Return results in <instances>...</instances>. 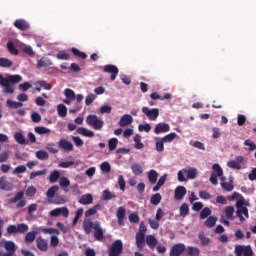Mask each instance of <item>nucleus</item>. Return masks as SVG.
<instances>
[{
  "label": "nucleus",
  "mask_w": 256,
  "mask_h": 256,
  "mask_svg": "<svg viewBox=\"0 0 256 256\" xmlns=\"http://www.w3.org/2000/svg\"><path fill=\"white\" fill-rule=\"evenodd\" d=\"M27 171V166L25 165H19L17 166L13 171V175H21V173H25Z\"/></svg>",
  "instance_id": "59"
},
{
  "label": "nucleus",
  "mask_w": 256,
  "mask_h": 256,
  "mask_svg": "<svg viewBox=\"0 0 256 256\" xmlns=\"http://www.w3.org/2000/svg\"><path fill=\"white\" fill-rule=\"evenodd\" d=\"M58 147L62 149V151H67L68 153L73 151V143L66 139H60L58 142Z\"/></svg>",
  "instance_id": "22"
},
{
  "label": "nucleus",
  "mask_w": 256,
  "mask_h": 256,
  "mask_svg": "<svg viewBox=\"0 0 256 256\" xmlns=\"http://www.w3.org/2000/svg\"><path fill=\"white\" fill-rule=\"evenodd\" d=\"M47 174V169H42V170H37L34 172L30 173V180L33 181L35 177H41V175H46Z\"/></svg>",
  "instance_id": "53"
},
{
  "label": "nucleus",
  "mask_w": 256,
  "mask_h": 256,
  "mask_svg": "<svg viewBox=\"0 0 256 256\" xmlns=\"http://www.w3.org/2000/svg\"><path fill=\"white\" fill-rule=\"evenodd\" d=\"M102 201H111V199H117V195L109 190H104L101 196Z\"/></svg>",
  "instance_id": "27"
},
{
  "label": "nucleus",
  "mask_w": 256,
  "mask_h": 256,
  "mask_svg": "<svg viewBox=\"0 0 256 256\" xmlns=\"http://www.w3.org/2000/svg\"><path fill=\"white\" fill-rule=\"evenodd\" d=\"M71 52L73 53V55H75V57H78L79 59H87V54L85 52L80 51L77 48H72Z\"/></svg>",
  "instance_id": "51"
},
{
  "label": "nucleus",
  "mask_w": 256,
  "mask_h": 256,
  "mask_svg": "<svg viewBox=\"0 0 256 256\" xmlns=\"http://www.w3.org/2000/svg\"><path fill=\"white\" fill-rule=\"evenodd\" d=\"M171 126L165 122L158 123L154 128L155 135H161V133H169Z\"/></svg>",
  "instance_id": "14"
},
{
  "label": "nucleus",
  "mask_w": 256,
  "mask_h": 256,
  "mask_svg": "<svg viewBox=\"0 0 256 256\" xmlns=\"http://www.w3.org/2000/svg\"><path fill=\"white\" fill-rule=\"evenodd\" d=\"M77 133L79 135H83V137H95V132L91 130H87V128H83V127L78 128Z\"/></svg>",
  "instance_id": "30"
},
{
  "label": "nucleus",
  "mask_w": 256,
  "mask_h": 256,
  "mask_svg": "<svg viewBox=\"0 0 256 256\" xmlns=\"http://www.w3.org/2000/svg\"><path fill=\"white\" fill-rule=\"evenodd\" d=\"M220 185L224 191H233L235 189V186L233 185V178H230L229 181L227 182V178L221 177L220 178Z\"/></svg>",
  "instance_id": "15"
},
{
  "label": "nucleus",
  "mask_w": 256,
  "mask_h": 256,
  "mask_svg": "<svg viewBox=\"0 0 256 256\" xmlns=\"http://www.w3.org/2000/svg\"><path fill=\"white\" fill-rule=\"evenodd\" d=\"M177 175H178V181L180 183L187 181V178L185 177V175H187V168L179 170Z\"/></svg>",
  "instance_id": "57"
},
{
  "label": "nucleus",
  "mask_w": 256,
  "mask_h": 256,
  "mask_svg": "<svg viewBox=\"0 0 256 256\" xmlns=\"http://www.w3.org/2000/svg\"><path fill=\"white\" fill-rule=\"evenodd\" d=\"M175 137H177V133L175 132H171L170 134H167L166 136L160 138L163 143H172L173 139H175Z\"/></svg>",
  "instance_id": "50"
},
{
  "label": "nucleus",
  "mask_w": 256,
  "mask_h": 256,
  "mask_svg": "<svg viewBox=\"0 0 256 256\" xmlns=\"http://www.w3.org/2000/svg\"><path fill=\"white\" fill-rule=\"evenodd\" d=\"M216 223H217V217L209 216L204 222V225L205 227H208V229H211L215 227Z\"/></svg>",
  "instance_id": "33"
},
{
  "label": "nucleus",
  "mask_w": 256,
  "mask_h": 256,
  "mask_svg": "<svg viewBox=\"0 0 256 256\" xmlns=\"http://www.w3.org/2000/svg\"><path fill=\"white\" fill-rule=\"evenodd\" d=\"M36 194H37V188H35V186H29L26 189V192H25L26 197H35Z\"/></svg>",
  "instance_id": "61"
},
{
  "label": "nucleus",
  "mask_w": 256,
  "mask_h": 256,
  "mask_svg": "<svg viewBox=\"0 0 256 256\" xmlns=\"http://www.w3.org/2000/svg\"><path fill=\"white\" fill-rule=\"evenodd\" d=\"M57 112L59 117H67V106L65 104H59L57 106Z\"/></svg>",
  "instance_id": "47"
},
{
  "label": "nucleus",
  "mask_w": 256,
  "mask_h": 256,
  "mask_svg": "<svg viewBox=\"0 0 256 256\" xmlns=\"http://www.w3.org/2000/svg\"><path fill=\"white\" fill-rule=\"evenodd\" d=\"M185 195H187V188L185 186H178L174 191V199L176 201H181Z\"/></svg>",
  "instance_id": "21"
},
{
  "label": "nucleus",
  "mask_w": 256,
  "mask_h": 256,
  "mask_svg": "<svg viewBox=\"0 0 256 256\" xmlns=\"http://www.w3.org/2000/svg\"><path fill=\"white\" fill-rule=\"evenodd\" d=\"M100 209H101V205L100 204H96L94 207L89 208L85 212V217H91L92 215H95V213H97Z\"/></svg>",
  "instance_id": "40"
},
{
  "label": "nucleus",
  "mask_w": 256,
  "mask_h": 256,
  "mask_svg": "<svg viewBox=\"0 0 256 256\" xmlns=\"http://www.w3.org/2000/svg\"><path fill=\"white\" fill-rule=\"evenodd\" d=\"M212 169V175H216V177H223V168H221V165L213 164Z\"/></svg>",
  "instance_id": "39"
},
{
  "label": "nucleus",
  "mask_w": 256,
  "mask_h": 256,
  "mask_svg": "<svg viewBox=\"0 0 256 256\" xmlns=\"http://www.w3.org/2000/svg\"><path fill=\"white\" fill-rule=\"evenodd\" d=\"M142 113L146 115L149 121H157V117H159V110L157 108L149 109V107H142Z\"/></svg>",
  "instance_id": "11"
},
{
  "label": "nucleus",
  "mask_w": 256,
  "mask_h": 256,
  "mask_svg": "<svg viewBox=\"0 0 256 256\" xmlns=\"http://www.w3.org/2000/svg\"><path fill=\"white\" fill-rule=\"evenodd\" d=\"M187 215H189V205H187V203H184L180 206V216L187 217Z\"/></svg>",
  "instance_id": "58"
},
{
  "label": "nucleus",
  "mask_w": 256,
  "mask_h": 256,
  "mask_svg": "<svg viewBox=\"0 0 256 256\" xmlns=\"http://www.w3.org/2000/svg\"><path fill=\"white\" fill-rule=\"evenodd\" d=\"M17 251V244L11 240L0 241V256H13Z\"/></svg>",
  "instance_id": "3"
},
{
  "label": "nucleus",
  "mask_w": 256,
  "mask_h": 256,
  "mask_svg": "<svg viewBox=\"0 0 256 256\" xmlns=\"http://www.w3.org/2000/svg\"><path fill=\"white\" fill-rule=\"evenodd\" d=\"M244 158L243 156H236L235 160H230L227 163V167L230 169H241V163H243Z\"/></svg>",
  "instance_id": "18"
},
{
  "label": "nucleus",
  "mask_w": 256,
  "mask_h": 256,
  "mask_svg": "<svg viewBox=\"0 0 256 256\" xmlns=\"http://www.w3.org/2000/svg\"><path fill=\"white\" fill-rule=\"evenodd\" d=\"M60 177H61V172H59V170H54L49 175V181L50 183H57Z\"/></svg>",
  "instance_id": "34"
},
{
  "label": "nucleus",
  "mask_w": 256,
  "mask_h": 256,
  "mask_svg": "<svg viewBox=\"0 0 256 256\" xmlns=\"http://www.w3.org/2000/svg\"><path fill=\"white\" fill-rule=\"evenodd\" d=\"M33 85L30 84V82H24L22 84H19L18 89L19 91H22L23 93L29 91Z\"/></svg>",
  "instance_id": "63"
},
{
  "label": "nucleus",
  "mask_w": 256,
  "mask_h": 256,
  "mask_svg": "<svg viewBox=\"0 0 256 256\" xmlns=\"http://www.w3.org/2000/svg\"><path fill=\"white\" fill-rule=\"evenodd\" d=\"M234 253L236 256H253L255 253L253 252V248L251 245L243 246V245H236Z\"/></svg>",
  "instance_id": "8"
},
{
  "label": "nucleus",
  "mask_w": 256,
  "mask_h": 256,
  "mask_svg": "<svg viewBox=\"0 0 256 256\" xmlns=\"http://www.w3.org/2000/svg\"><path fill=\"white\" fill-rule=\"evenodd\" d=\"M117 145H119V140L117 138H111L108 141L109 151H115V149H117Z\"/></svg>",
  "instance_id": "52"
},
{
  "label": "nucleus",
  "mask_w": 256,
  "mask_h": 256,
  "mask_svg": "<svg viewBox=\"0 0 256 256\" xmlns=\"http://www.w3.org/2000/svg\"><path fill=\"white\" fill-rule=\"evenodd\" d=\"M162 196L159 193L152 195L150 198L151 205H159L161 203Z\"/></svg>",
  "instance_id": "56"
},
{
  "label": "nucleus",
  "mask_w": 256,
  "mask_h": 256,
  "mask_svg": "<svg viewBox=\"0 0 256 256\" xmlns=\"http://www.w3.org/2000/svg\"><path fill=\"white\" fill-rule=\"evenodd\" d=\"M136 246L138 249H143V247H145V235L136 234Z\"/></svg>",
  "instance_id": "32"
},
{
  "label": "nucleus",
  "mask_w": 256,
  "mask_h": 256,
  "mask_svg": "<svg viewBox=\"0 0 256 256\" xmlns=\"http://www.w3.org/2000/svg\"><path fill=\"white\" fill-rule=\"evenodd\" d=\"M64 95L66 97L64 100L66 105H71V103H73V101L76 99L75 91H73L71 88H66L64 90Z\"/></svg>",
  "instance_id": "16"
},
{
  "label": "nucleus",
  "mask_w": 256,
  "mask_h": 256,
  "mask_svg": "<svg viewBox=\"0 0 256 256\" xmlns=\"http://www.w3.org/2000/svg\"><path fill=\"white\" fill-rule=\"evenodd\" d=\"M133 123V117L129 114H125L120 118L119 125L121 127H127Z\"/></svg>",
  "instance_id": "25"
},
{
  "label": "nucleus",
  "mask_w": 256,
  "mask_h": 256,
  "mask_svg": "<svg viewBox=\"0 0 256 256\" xmlns=\"http://www.w3.org/2000/svg\"><path fill=\"white\" fill-rule=\"evenodd\" d=\"M23 81V77L19 74L15 75H8L6 77H3L0 74V86L3 87V93L5 95H13L15 93L14 85H17V83H21Z\"/></svg>",
  "instance_id": "1"
},
{
  "label": "nucleus",
  "mask_w": 256,
  "mask_h": 256,
  "mask_svg": "<svg viewBox=\"0 0 256 256\" xmlns=\"http://www.w3.org/2000/svg\"><path fill=\"white\" fill-rule=\"evenodd\" d=\"M17 100L20 102L7 100L6 101L7 107H9V109H19L20 107H23V103H25V101H29V96L25 93H20L17 95Z\"/></svg>",
  "instance_id": "7"
},
{
  "label": "nucleus",
  "mask_w": 256,
  "mask_h": 256,
  "mask_svg": "<svg viewBox=\"0 0 256 256\" xmlns=\"http://www.w3.org/2000/svg\"><path fill=\"white\" fill-rule=\"evenodd\" d=\"M82 227L86 235H91V231L93 229L96 241H103L105 233L103 232V228L99 221L93 222L91 219H84Z\"/></svg>",
  "instance_id": "2"
},
{
  "label": "nucleus",
  "mask_w": 256,
  "mask_h": 256,
  "mask_svg": "<svg viewBox=\"0 0 256 256\" xmlns=\"http://www.w3.org/2000/svg\"><path fill=\"white\" fill-rule=\"evenodd\" d=\"M34 131H35V133H38V135H47V134L51 133V130L44 126H36L34 128Z\"/></svg>",
  "instance_id": "42"
},
{
  "label": "nucleus",
  "mask_w": 256,
  "mask_h": 256,
  "mask_svg": "<svg viewBox=\"0 0 256 256\" xmlns=\"http://www.w3.org/2000/svg\"><path fill=\"white\" fill-rule=\"evenodd\" d=\"M186 246L183 243L174 244L170 249V256H181L185 253Z\"/></svg>",
  "instance_id": "13"
},
{
  "label": "nucleus",
  "mask_w": 256,
  "mask_h": 256,
  "mask_svg": "<svg viewBox=\"0 0 256 256\" xmlns=\"http://www.w3.org/2000/svg\"><path fill=\"white\" fill-rule=\"evenodd\" d=\"M131 169L134 175H143V167H141V165L133 164Z\"/></svg>",
  "instance_id": "60"
},
{
  "label": "nucleus",
  "mask_w": 256,
  "mask_h": 256,
  "mask_svg": "<svg viewBox=\"0 0 256 256\" xmlns=\"http://www.w3.org/2000/svg\"><path fill=\"white\" fill-rule=\"evenodd\" d=\"M7 49L11 55H19V50L15 47L13 41H9L7 43Z\"/></svg>",
  "instance_id": "48"
},
{
  "label": "nucleus",
  "mask_w": 256,
  "mask_h": 256,
  "mask_svg": "<svg viewBox=\"0 0 256 256\" xmlns=\"http://www.w3.org/2000/svg\"><path fill=\"white\" fill-rule=\"evenodd\" d=\"M35 239H37V232L36 231H30L28 233H26L24 241L25 243H33V241H35Z\"/></svg>",
  "instance_id": "31"
},
{
  "label": "nucleus",
  "mask_w": 256,
  "mask_h": 256,
  "mask_svg": "<svg viewBox=\"0 0 256 256\" xmlns=\"http://www.w3.org/2000/svg\"><path fill=\"white\" fill-rule=\"evenodd\" d=\"M14 27H16V29H19V31H27L28 29H30L31 25L24 19H17L14 22Z\"/></svg>",
  "instance_id": "20"
},
{
  "label": "nucleus",
  "mask_w": 256,
  "mask_h": 256,
  "mask_svg": "<svg viewBox=\"0 0 256 256\" xmlns=\"http://www.w3.org/2000/svg\"><path fill=\"white\" fill-rule=\"evenodd\" d=\"M248 205L249 202H245V199L243 198L236 202V217H238L241 223H244L245 217L246 219H249V209H247Z\"/></svg>",
  "instance_id": "4"
},
{
  "label": "nucleus",
  "mask_w": 256,
  "mask_h": 256,
  "mask_svg": "<svg viewBox=\"0 0 256 256\" xmlns=\"http://www.w3.org/2000/svg\"><path fill=\"white\" fill-rule=\"evenodd\" d=\"M38 207H39V205H37L35 203H32V204L28 205V207H27L28 215L30 217H33V213L35 211H37Z\"/></svg>",
  "instance_id": "64"
},
{
  "label": "nucleus",
  "mask_w": 256,
  "mask_h": 256,
  "mask_svg": "<svg viewBox=\"0 0 256 256\" xmlns=\"http://www.w3.org/2000/svg\"><path fill=\"white\" fill-rule=\"evenodd\" d=\"M198 239H200L201 245H203V247H207V245L211 243V239L207 238L205 234H199Z\"/></svg>",
  "instance_id": "62"
},
{
  "label": "nucleus",
  "mask_w": 256,
  "mask_h": 256,
  "mask_svg": "<svg viewBox=\"0 0 256 256\" xmlns=\"http://www.w3.org/2000/svg\"><path fill=\"white\" fill-rule=\"evenodd\" d=\"M146 243L148 247H155L157 245V238L153 235L146 236Z\"/></svg>",
  "instance_id": "55"
},
{
  "label": "nucleus",
  "mask_w": 256,
  "mask_h": 256,
  "mask_svg": "<svg viewBox=\"0 0 256 256\" xmlns=\"http://www.w3.org/2000/svg\"><path fill=\"white\" fill-rule=\"evenodd\" d=\"M36 247L39 251H47L49 249V244H47V240L43 239L42 237H38L36 239Z\"/></svg>",
  "instance_id": "24"
},
{
  "label": "nucleus",
  "mask_w": 256,
  "mask_h": 256,
  "mask_svg": "<svg viewBox=\"0 0 256 256\" xmlns=\"http://www.w3.org/2000/svg\"><path fill=\"white\" fill-rule=\"evenodd\" d=\"M78 203H80V205H91V203H93V195L91 194L82 195L81 198L78 200Z\"/></svg>",
  "instance_id": "26"
},
{
  "label": "nucleus",
  "mask_w": 256,
  "mask_h": 256,
  "mask_svg": "<svg viewBox=\"0 0 256 256\" xmlns=\"http://www.w3.org/2000/svg\"><path fill=\"white\" fill-rule=\"evenodd\" d=\"M36 85V91L41 92V89H45V91H51V89H53V87L51 86V84H49L47 81L45 80H38L37 82H35Z\"/></svg>",
  "instance_id": "23"
},
{
  "label": "nucleus",
  "mask_w": 256,
  "mask_h": 256,
  "mask_svg": "<svg viewBox=\"0 0 256 256\" xmlns=\"http://www.w3.org/2000/svg\"><path fill=\"white\" fill-rule=\"evenodd\" d=\"M23 197H25V192L23 190L19 191L18 193H16V195L11 198L9 200V203H17L16 207L18 209H21L23 207H25V205H27V201L25 199H23Z\"/></svg>",
  "instance_id": "10"
},
{
  "label": "nucleus",
  "mask_w": 256,
  "mask_h": 256,
  "mask_svg": "<svg viewBox=\"0 0 256 256\" xmlns=\"http://www.w3.org/2000/svg\"><path fill=\"white\" fill-rule=\"evenodd\" d=\"M187 255L188 256H199V255H201V250L197 247L188 246L187 247Z\"/></svg>",
  "instance_id": "36"
},
{
  "label": "nucleus",
  "mask_w": 256,
  "mask_h": 256,
  "mask_svg": "<svg viewBox=\"0 0 256 256\" xmlns=\"http://www.w3.org/2000/svg\"><path fill=\"white\" fill-rule=\"evenodd\" d=\"M123 253V242L121 240H115L108 250L109 256H119Z\"/></svg>",
  "instance_id": "9"
},
{
  "label": "nucleus",
  "mask_w": 256,
  "mask_h": 256,
  "mask_svg": "<svg viewBox=\"0 0 256 256\" xmlns=\"http://www.w3.org/2000/svg\"><path fill=\"white\" fill-rule=\"evenodd\" d=\"M51 217H59V215H63V217H69V209L67 207L55 208L50 211Z\"/></svg>",
  "instance_id": "19"
},
{
  "label": "nucleus",
  "mask_w": 256,
  "mask_h": 256,
  "mask_svg": "<svg viewBox=\"0 0 256 256\" xmlns=\"http://www.w3.org/2000/svg\"><path fill=\"white\" fill-rule=\"evenodd\" d=\"M150 99H153V101H156V99H159L160 101H165V99H171V94L166 93L163 96L159 95L157 92H153L150 94Z\"/></svg>",
  "instance_id": "28"
},
{
  "label": "nucleus",
  "mask_w": 256,
  "mask_h": 256,
  "mask_svg": "<svg viewBox=\"0 0 256 256\" xmlns=\"http://www.w3.org/2000/svg\"><path fill=\"white\" fill-rule=\"evenodd\" d=\"M186 179H195L197 177V168L195 167H189L186 168Z\"/></svg>",
  "instance_id": "37"
},
{
  "label": "nucleus",
  "mask_w": 256,
  "mask_h": 256,
  "mask_svg": "<svg viewBox=\"0 0 256 256\" xmlns=\"http://www.w3.org/2000/svg\"><path fill=\"white\" fill-rule=\"evenodd\" d=\"M52 203H54V205H65L67 203V199L65 196H55Z\"/></svg>",
  "instance_id": "54"
},
{
  "label": "nucleus",
  "mask_w": 256,
  "mask_h": 256,
  "mask_svg": "<svg viewBox=\"0 0 256 256\" xmlns=\"http://www.w3.org/2000/svg\"><path fill=\"white\" fill-rule=\"evenodd\" d=\"M158 177L159 173H157L155 170L152 169L148 172V180L151 185H155V183H157Z\"/></svg>",
  "instance_id": "29"
},
{
  "label": "nucleus",
  "mask_w": 256,
  "mask_h": 256,
  "mask_svg": "<svg viewBox=\"0 0 256 256\" xmlns=\"http://www.w3.org/2000/svg\"><path fill=\"white\" fill-rule=\"evenodd\" d=\"M29 231V225L25 223H20L18 225H9L6 229L8 235H23Z\"/></svg>",
  "instance_id": "5"
},
{
  "label": "nucleus",
  "mask_w": 256,
  "mask_h": 256,
  "mask_svg": "<svg viewBox=\"0 0 256 256\" xmlns=\"http://www.w3.org/2000/svg\"><path fill=\"white\" fill-rule=\"evenodd\" d=\"M134 148L135 149H143V147H145V145L141 142V135L136 134L134 136Z\"/></svg>",
  "instance_id": "46"
},
{
  "label": "nucleus",
  "mask_w": 256,
  "mask_h": 256,
  "mask_svg": "<svg viewBox=\"0 0 256 256\" xmlns=\"http://www.w3.org/2000/svg\"><path fill=\"white\" fill-rule=\"evenodd\" d=\"M234 213H235V207H233V206L225 207V215H226L227 219H230V221H233V219H235L233 217Z\"/></svg>",
  "instance_id": "41"
},
{
  "label": "nucleus",
  "mask_w": 256,
  "mask_h": 256,
  "mask_svg": "<svg viewBox=\"0 0 256 256\" xmlns=\"http://www.w3.org/2000/svg\"><path fill=\"white\" fill-rule=\"evenodd\" d=\"M51 65V61L45 57H42L37 62V68L41 69V67H49Z\"/></svg>",
  "instance_id": "45"
},
{
  "label": "nucleus",
  "mask_w": 256,
  "mask_h": 256,
  "mask_svg": "<svg viewBox=\"0 0 256 256\" xmlns=\"http://www.w3.org/2000/svg\"><path fill=\"white\" fill-rule=\"evenodd\" d=\"M59 191V186L54 185L52 187H50L47 192H46V197L48 199H53L55 197V193H57Z\"/></svg>",
  "instance_id": "35"
},
{
  "label": "nucleus",
  "mask_w": 256,
  "mask_h": 256,
  "mask_svg": "<svg viewBox=\"0 0 256 256\" xmlns=\"http://www.w3.org/2000/svg\"><path fill=\"white\" fill-rule=\"evenodd\" d=\"M86 123L92 127V129H95V131H101V129H103V125H105V122H103V120L98 118V116L95 114L88 115L86 118Z\"/></svg>",
  "instance_id": "6"
},
{
  "label": "nucleus",
  "mask_w": 256,
  "mask_h": 256,
  "mask_svg": "<svg viewBox=\"0 0 256 256\" xmlns=\"http://www.w3.org/2000/svg\"><path fill=\"white\" fill-rule=\"evenodd\" d=\"M156 151L163 153L165 151V142L161 138H156Z\"/></svg>",
  "instance_id": "49"
},
{
  "label": "nucleus",
  "mask_w": 256,
  "mask_h": 256,
  "mask_svg": "<svg viewBox=\"0 0 256 256\" xmlns=\"http://www.w3.org/2000/svg\"><path fill=\"white\" fill-rule=\"evenodd\" d=\"M37 159H40V161H47L49 159V153L45 150H38L36 152Z\"/></svg>",
  "instance_id": "43"
},
{
  "label": "nucleus",
  "mask_w": 256,
  "mask_h": 256,
  "mask_svg": "<svg viewBox=\"0 0 256 256\" xmlns=\"http://www.w3.org/2000/svg\"><path fill=\"white\" fill-rule=\"evenodd\" d=\"M104 73H110V79L111 81H115L117 79V76L119 75V68L113 64L105 65L103 68Z\"/></svg>",
  "instance_id": "12"
},
{
  "label": "nucleus",
  "mask_w": 256,
  "mask_h": 256,
  "mask_svg": "<svg viewBox=\"0 0 256 256\" xmlns=\"http://www.w3.org/2000/svg\"><path fill=\"white\" fill-rule=\"evenodd\" d=\"M0 67L9 69V67H13V61L8 58H0Z\"/></svg>",
  "instance_id": "44"
},
{
  "label": "nucleus",
  "mask_w": 256,
  "mask_h": 256,
  "mask_svg": "<svg viewBox=\"0 0 256 256\" xmlns=\"http://www.w3.org/2000/svg\"><path fill=\"white\" fill-rule=\"evenodd\" d=\"M15 141L19 143V145H27V140L25 139V136H23V133L16 132L14 135Z\"/></svg>",
  "instance_id": "38"
},
{
  "label": "nucleus",
  "mask_w": 256,
  "mask_h": 256,
  "mask_svg": "<svg viewBox=\"0 0 256 256\" xmlns=\"http://www.w3.org/2000/svg\"><path fill=\"white\" fill-rule=\"evenodd\" d=\"M125 215H126L125 207L120 206L116 212V217L118 219V225L120 227H123L125 225Z\"/></svg>",
  "instance_id": "17"
}]
</instances>
